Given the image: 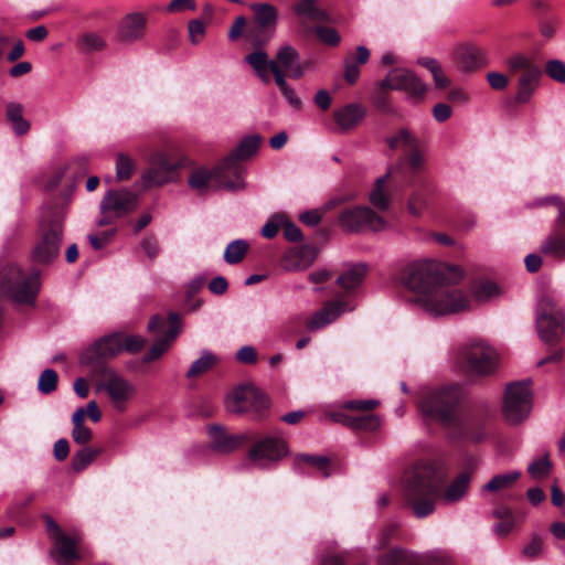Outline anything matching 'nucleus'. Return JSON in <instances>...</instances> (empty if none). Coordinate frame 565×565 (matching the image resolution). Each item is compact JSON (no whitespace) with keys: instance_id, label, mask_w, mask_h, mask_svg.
I'll return each instance as SVG.
<instances>
[{"instance_id":"obj_1","label":"nucleus","mask_w":565,"mask_h":565,"mask_svg":"<svg viewBox=\"0 0 565 565\" xmlns=\"http://www.w3.org/2000/svg\"><path fill=\"white\" fill-rule=\"evenodd\" d=\"M451 280L431 259H420L411 264L404 277L405 286L414 294V302L431 317H444L468 310L471 299L455 282L462 277L459 267H448Z\"/></svg>"},{"instance_id":"obj_2","label":"nucleus","mask_w":565,"mask_h":565,"mask_svg":"<svg viewBox=\"0 0 565 565\" xmlns=\"http://www.w3.org/2000/svg\"><path fill=\"white\" fill-rule=\"evenodd\" d=\"M465 391L459 384H447L422 392L417 407L426 420L438 422L451 440L478 443L486 437V424L477 416L462 418L459 406Z\"/></svg>"},{"instance_id":"obj_3","label":"nucleus","mask_w":565,"mask_h":565,"mask_svg":"<svg viewBox=\"0 0 565 565\" xmlns=\"http://www.w3.org/2000/svg\"><path fill=\"white\" fill-rule=\"evenodd\" d=\"M403 482L415 516L423 519L431 514L443 483L441 471L433 463H417L406 471Z\"/></svg>"},{"instance_id":"obj_4","label":"nucleus","mask_w":565,"mask_h":565,"mask_svg":"<svg viewBox=\"0 0 565 565\" xmlns=\"http://www.w3.org/2000/svg\"><path fill=\"white\" fill-rule=\"evenodd\" d=\"M64 215L62 207L47 205L43 209L39 225L40 238L32 252L35 262L47 264L57 257L63 238Z\"/></svg>"},{"instance_id":"obj_5","label":"nucleus","mask_w":565,"mask_h":565,"mask_svg":"<svg viewBox=\"0 0 565 565\" xmlns=\"http://www.w3.org/2000/svg\"><path fill=\"white\" fill-rule=\"evenodd\" d=\"M0 290L19 305H33L40 291L39 271L23 273L13 264L0 269Z\"/></svg>"},{"instance_id":"obj_6","label":"nucleus","mask_w":565,"mask_h":565,"mask_svg":"<svg viewBox=\"0 0 565 565\" xmlns=\"http://www.w3.org/2000/svg\"><path fill=\"white\" fill-rule=\"evenodd\" d=\"M458 360L472 375L490 376L500 366V354L495 348L483 339H473L458 350Z\"/></svg>"},{"instance_id":"obj_7","label":"nucleus","mask_w":565,"mask_h":565,"mask_svg":"<svg viewBox=\"0 0 565 565\" xmlns=\"http://www.w3.org/2000/svg\"><path fill=\"white\" fill-rule=\"evenodd\" d=\"M532 408L533 390L530 380L507 384L502 401V414L509 424L516 425L524 422Z\"/></svg>"},{"instance_id":"obj_8","label":"nucleus","mask_w":565,"mask_h":565,"mask_svg":"<svg viewBox=\"0 0 565 565\" xmlns=\"http://www.w3.org/2000/svg\"><path fill=\"white\" fill-rule=\"evenodd\" d=\"M253 12V23L246 29L245 40L252 46H265L275 35L278 22V11L267 2L249 4Z\"/></svg>"},{"instance_id":"obj_9","label":"nucleus","mask_w":565,"mask_h":565,"mask_svg":"<svg viewBox=\"0 0 565 565\" xmlns=\"http://www.w3.org/2000/svg\"><path fill=\"white\" fill-rule=\"evenodd\" d=\"M148 330L159 337L143 356L145 362H152L169 350L181 332L180 316L175 312H170L167 318L156 315L149 320Z\"/></svg>"},{"instance_id":"obj_10","label":"nucleus","mask_w":565,"mask_h":565,"mask_svg":"<svg viewBox=\"0 0 565 565\" xmlns=\"http://www.w3.org/2000/svg\"><path fill=\"white\" fill-rule=\"evenodd\" d=\"M536 329L545 342L558 341L564 334V313L551 298H542L536 310Z\"/></svg>"},{"instance_id":"obj_11","label":"nucleus","mask_w":565,"mask_h":565,"mask_svg":"<svg viewBox=\"0 0 565 565\" xmlns=\"http://www.w3.org/2000/svg\"><path fill=\"white\" fill-rule=\"evenodd\" d=\"M139 203L138 195L127 189L109 190L100 201V218L98 225L111 224L115 220L134 212Z\"/></svg>"},{"instance_id":"obj_12","label":"nucleus","mask_w":565,"mask_h":565,"mask_svg":"<svg viewBox=\"0 0 565 565\" xmlns=\"http://www.w3.org/2000/svg\"><path fill=\"white\" fill-rule=\"evenodd\" d=\"M98 390L107 394L113 407L122 412L136 395V386L129 380L111 369H105Z\"/></svg>"},{"instance_id":"obj_13","label":"nucleus","mask_w":565,"mask_h":565,"mask_svg":"<svg viewBox=\"0 0 565 565\" xmlns=\"http://www.w3.org/2000/svg\"><path fill=\"white\" fill-rule=\"evenodd\" d=\"M339 222L349 232H381L388 227V222L367 206H356L343 211L339 216Z\"/></svg>"},{"instance_id":"obj_14","label":"nucleus","mask_w":565,"mask_h":565,"mask_svg":"<svg viewBox=\"0 0 565 565\" xmlns=\"http://www.w3.org/2000/svg\"><path fill=\"white\" fill-rule=\"evenodd\" d=\"M267 406L266 396L253 385L235 387L225 398L226 411L232 414L260 413Z\"/></svg>"},{"instance_id":"obj_15","label":"nucleus","mask_w":565,"mask_h":565,"mask_svg":"<svg viewBox=\"0 0 565 565\" xmlns=\"http://www.w3.org/2000/svg\"><path fill=\"white\" fill-rule=\"evenodd\" d=\"M287 452L288 448L284 439L267 436L252 447L249 460L256 467L267 468L285 457Z\"/></svg>"},{"instance_id":"obj_16","label":"nucleus","mask_w":565,"mask_h":565,"mask_svg":"<svg viewBox=\"0 0 565 565\" xmlns=\"http://www.w3.org/2000/svg\"><path fill=\"white\" fill-rule=\"evenodd\" d=\"M241 159L231 153L214 168V177L217 186L234 191L245 188L243 180L245 169L241 164Z\"/></svg>"},{"instance_id":"obj_17","label":"nucleus","mask_w":565,"mask_h":565,"mask_svg":"<svg viewBox=\"0 0 565 565\" xmlns=\"http://www.w3.org/2000/svg\"><path fill=\"white\" fill-rule=\"evenodd\" d=\"M449 559L450 556L443 551L416 554L406 550H394L388 553L382 565H444Z\"/></svg>"},{"instance_id":"obj_18","label":"nucleus","mask_w":565,"mask_h":565,"mask_svg":"<svg viewBox=\"0 0 565 565\" xmlns=\"http://www.w3.org/2000/svg\"><path fill=\"white\" fill-rule=\"evenodd\" d=\"M354 309L355 306L347 300L328 301L320 310L306 320V328L312 332L319 331L334 322L344 312H351Z\"/></svg>"},{"instance_id":"obj_19","label":"nucleus","mask_w":565,"mask_h":565,"mask_svg":"<svg viewBox=\"0 0 565 565\" xmlns=\"http://www.w3.org/2000/svg\"><path fill=\"white\" fill-rule=\"evenodd\" d=\"M383 88L395 90H405L413 95H423L426 86L422 81L409 70H394L382 82Z\"/></svg>"},{"instance_id":"obj_20","label":"nucleus","mask_w":565,"mask_h":565,"mask_svg":"<svg viewBox=\"0 0 565 565\" xmlns=\"http://www.w3.org/2000/svg\"><path fill=\"white\" fill-rule=\"evenodd\" d=\"M147 17L141 12L126 14L118 24L116 38L122 43H134L145 38Z\"/></svg>"},{"instance_id":"obj_21","label":"nucleus","mask_w":565,"mask_h":565,"mask_svg":"<svg viewBox=\"0 0 565 565\" xmlns=\"http://www.w3.org/2000/svg\"><path fill=\"white\" fill-rule=\"evenodd\" d=\"M452 60L463 72H472L487 65V53L484 50L463 44L455 47Z\"/></svg>"},{"instance_id":"obj_22","label":"nucleus","mask_w":565,"mask_h":565,"mask_svg":"<svg viewBox=\"0 0 565 565\" xmlns=\"http://www.w3.org/2000/svg\"><path fill=\"white\" fill-rule=\"evenodd\" d=\"M317 257L313 247L302 245L287 250L282 258L281 265L287 271H302L309 268Z\"/></svg>"},{"instance_id":"obj_23","label":"nucleus","mask_w":565,"mask_h":565,"mask_svg":"<svg viewBox=\"0 0 565 565\" xmlns=\"http://www.w3.org/2000/svg\"><path fill=\"white\" fill-rule=\"evenodd\" d=\"M53 542L54 551L56 552V562L61 565H70L74 561L82 559V554L77 548L81 542L79 535L76 534L71 537L65 533L58 534Z\"/></svg>"},{"instance_id":"obj_24","label":"nucleus","mask_w":565,"mask_h":565,"mask_svg":"<svg viewBox=\"0 0 565 565\" xmlns=\"http://www.w3.org/2000/svg\"><path fill=\"white\" fill-rule=\"evenodd\" d=\"M211 446L220 452H230L236 449L244 440V435L228 434L222 426L213 425L209 428Z\"/></svg>"},{"instance_id":"obj_25","label":"nucleus","mask_w":565,"mask_h":565,"mask_svg":"<svg viewBox=\"0 0 565 565\" xmlns=\"http://www.w3.org/2000/svg\"><path fill=\"white\" fill-rule=\"evenodd\" d=\"M275 61L290 77L300 78L305 74L299 53L291 45L280 46Z\"/></svg>"},{"instance_id":"obj_26","label":"nucleus","mask_w":565,"mask_h":565,"mask_svg":"<svg viewBox=\"0 0 565 565\" xmlns=\"http://www.w3.org/2000/svg\"><path fill=\"white\" fill-rule=\"evenodd\" d=\"M255 50L246 55L245 62L254 70L257 77L264 83H270V73L274 60H268V55L264 46H253Z\"/></svg>"},{"instance_id":"obj_27","label":"nucleus","mask_w":565,"mask_h":565,"mask_svg":"<svg viewBox=\"0 0 565 565\" xmlns=\"http://www.w3.org/2000/svg\"><path fill=\"white\" fill-rule=\"evenodd\" d=\"M541 76V70H532V72L521 74V76L518 79V92L515 95V103L526 104L531 100L536 88L539 87Z\"/></svg>"},{"instance_id":"obj_28","label":"nucleus","mask_w":565,"mask_h":565,"mask_svg":"<svg viewBox=\"0 0 565 565\" xmlns=\"http://www.w3.org/2000/svg\"><path fill=\"white\" fill-rule=\"evenodd\" d=\"M388 174L379 177L369 193L371 205L379 212H386L391 205V194L387 186Z\"/></svg>"},{"instance_id":"obj_29","label":"nucleus","mask_w":565,"mask_h":565,"mask_svg":"<svg viewBox=\"0 0 565 565\" xmlns=\"http://www.w3.org/2000/svg\"><path fill=\"white\" fill-rule=\"evenodd\" d=\"M370 58L367 47L360 45L356 47V56L349 55L344 60V78L348 83L354 84L360 75V65L365 64Z\"/></svg>"},{"instance_id":"obj_30","label":"nucleus","mask_w":565,"mask_h":565,"mask_svg":"<svg viewBox=\"0 0 565 565\" xmlns=\"http://www.w3.org/2000/svg\"><path fill=\"white\" fill-rule=\"evenodd\" d=\"M94 351L100 359L114 358L122 352L121 333L106 335L94 344Z\"/></svg>"},{"instance_id":"obj_31","label":"nucleus","mask_w":565,"mask_h":565,"mask_svg":"<svg viewBox=\"0 0 565 565\" xmlns=\"http://www.w3.org/2000/svg\"><path fill=\"white\" fill-rule=\"evenodd\" d=\"M542 254L556 259H565V233L554 231L541 243Z\"/></svg>"},{"instance_id":"obj_32","label":"nucleus","mask_w":565,"mask_h":565,"mask_svg":"<svg viewBox=\"0 0 565 565\" xmlns=\"http://www.w3.org/2000/svg\"><path fill=\"white\" fill-rule=\"evenodd\" d=\"M364 108L358 104H350L334 113V120L343 130L354 127L363 117Z\"/></svg>"},{"instance_id":"obj_33","label":"nucleus","mask_w":565,"mask_h":565,"mask_svg":"<svg viewBox=\"0 0 565 565\" xmlns=\"http://www.w3.org/2000/svg\"><path fill=\"white\" fill-rule=\"evenodd\" d=\"M367 271L364 264H355L347 269L337 279L338 285L347 291H353L363 282Z\"/></svg>"},{"instance_id":"obj_34","label":"nucleus","mask_w":565,"mask_h":565,"mask_svg":"<svg viewBox=\"0 0 565 565\" xmlns=\"http://www.w3.org/2000/svg\"><path fill=\"white\" fill-rule=\"evenodd\" d=\"M6 118L15 135L22 136L30 130V122L23 117V106L15 102L6 105Z\"/></svg>"},{"instance_id":"obj_35","label":"nucleus","mask_w":565,"mask_h":565,"mask_svg":"<svg viewBox=\"0 0 565 565\" xmlns=\"http://www.w3.org/2000/svg\"><path fill=\"white\" fill-rule=\"evenodd\" d=\"M332 419L334 422H342L344 425L351 427L352 429L358 430H375L381 425V418L377 415L369 414L356 417L333 415Z\"/></svg>"},{"instance_id":"obj_36","label":"nucleus","mask_w":565,"mask_h":565,"mask_svg":"<svg viewBox=\"0 0 565 565\" xmlns=\"http://www.w3.org/2000/svg\"><path fill=\"white\" fill-rule=\"evenodd\" d=\"M86 412L84 407L77 408L72 416V438L78 445H86L93 438V433L90 428H88L85 420Z\"/></svg>"},{"instance_id":"obj_37","label":"nucleus","mask_w":565,"mask_h":565,"mask_svg":"<svg viewBox=\"0 0 565 565\" xmlns=\"http://www.w3.org/2000/svg\"><path fill=\"white\" fill-rule=\"evenodd\" d=\"M213 180L215 181L214 170L210 171L206 168L200 167L191 172L188 184L198 193H206Z\"/></svg>"},{"instance_id":"obj_38","label":"nucleus","mask_w":565,"mask_h":565,"mask_svg":"<svg viewBox=\"0 0 565 565\" xmlns=\"http://www.w3.org/2000/svg\"><path fill=\"white\" fill-rule=\"evenodd\" d=\"M521 473L518 470H511L504 473L494 476L489 482L482 486V492H499L511 488L520 478Z\"/></svg>"},{"instance_id":"obj_39","label":"nucleus","mask_w":565,"mask_h":565,"mask_svg":"<svg viewBox=\"0 0 565 565\" xmlns=\"http://www.w3.org/2000/svg\"><path fill=\"white\" fill-rule=\"evenodd\" d=\"M141 181L145 188L161 186L173 181V174L166 172L153 163H149V168L143 172Z\"/></svg>"},{"instance_id":"obj_40","label":"nucleus","mask_w":565,"mask_h":565,"mask_svg":"<svg viewBox=\"0 0 565 565\" xmlns=\"http://www.w3.org/2000/svg\"><path fill=\"white\" fill-rule=\"evenodd\" d=\"M294 11L302 19L315 22L326 21L327 13L319 9L316 0H300L294 4Z\"/></svg>"},{"instance_id":"obj_41","label":"nucleus","mask_w":565,"mask_h":565,"mask_svg":"<svg viewBox=\"0 0 565 565\" xmlns=\"http://www.w3.org/2000/svg\"><path fill=\"white\" fill-rule=\"evenodd\" d=\"M386 142L392 150L407 149L409 151L414 147H419L418 138L406 128H402L390 136Z\"/></svg>"},{"instance_id":"obj_42","label":"nucleus","mask_w":565,"mask_h":565,"mask_svg":"<svg viewBox=\"0 0 565 565\" xmlns=\"http://www.w3.org/2000/svg\"><path fill=\"white\" fill-rule=\"evenodd\" d=\"M472 294L477 301L487 302L501 296V288L491 280H480L472 287Z\"/></svg>"},{"instance_id":"obj_43","label":"nucleus","mask_w":565,"mask_h":565,"mask_svg":"<svg viewBox=\"0 0 565 565\" xmlns=\"http://www.w3.org/2000/svg\"><path fill=\"white\" fill-rule=\"evenodd\" d=\"M470 482V476L468 473H461L457 477L444 493V500L448 503H454L461 500L468 490Z\"/></svg>"},{"instance_id":"obj_44","label":"nucleus","mask_w":565,"mask_h":565,"mask_svg":"<svg viewBox=\"0 0 565 565\" xmlns=\"http://www.w3.org/2000/svg\"><path fill=\"white\" fill-rule=\"evenodd\" d=\"M106 42L104 38L96 32L83 33L77 40L78 50L85 54L99 52L104 50Z\"/></svg>"},{"instance_id":"obj_45","label":"nucleus","mask_w":565,"mask_h":565,"mask_svg":"<svg viewBox=\"0 0 565 565\" xmlns=\"http://www.w3.org/2000/svg\"><path fill=\"white\" fill-rule=\"evenodd\" d=\"M217 363V358L211 351H203L201 356L195 360L186 372V377H196L209 370H211Z\"/></svg>"},{"instance_id":"obj_46","label":"nucleus","mask_w":565,"mask_h":565,"mask_svg":"<svg viewBox=\"0 0 565 565\" xmlns=\"http://www.w3.org/2000/svg\"><path fill=\"white\" fill-rule=\"evenodd\" d=\"M260 141L262 139L258 135L246 136L239 141L232 153L241 160H246L256 153Z\"/></svg>"},{"instance_id":"obj_47","label":"nucleus","mask_w":565,"mask_h":565,"mask_svg":"<svg viewBox=\"0 0 565 565\" xmlns=\"http://www.w3.org/2000/svg\"><path fill=\"white\" fill-rule=\"evenodd\" d=\"M248 247L249 245L245 239H235L231 242L224 250V260L230 265L241 263L244 259Z\"/></svg>"},{"instance_id":"obj_48","label":"nucleus","mask_w":565,"mask_h":565,"mask_svg":"<svg viewBox=\"0 0 565 565\" xmlns=\"http://www.w3.org/2000/svg\"><path fill=\"white\" fill-rule=\"evenodd\" d=\"M136 161L125 153H118L116 157V179L126 181L131 178L136 170Z\"/></svg>"},{"instance_id":"obj_49","label":"nucleus","mask_w":565,"mask_h":565,"mask_svg":"<svg viewBox=\"0 0 565 565\" xmlns=\"http://www.w3.org/2000/svg\"><path fill=\"white\" fill-rule=\"evenodd\" d=\"M507 65L513 73L522 72V74H526L532 72V70H541L529 56L522 53L511 55L507 60Z\"/></svg>"},{"instance_id":"obj_50","label":"nucleus","mask_w":565,"mask_h":565,"mask_svg":"<svg viewBox=\"0 0 565 565\" xmlns=\"http://www.w3.org/2000/svg\"><path fill=\"white\" fill-rule=\"evenodd\" d=\"M307 463L316 468L323 477L330 476V460L323 456L300 455L297 463Z\"/></svg>"},{"instance_id":"obj_51","label":"nucleus","mask_w":565,"mask_h":565,"mask_svg":"<svg viewBox=\"0 0 565 565\" xmlns=\"http://www.w3.org/2000/svg\"><path fill=\"white\" fill-rule=\"evenodd\" d=\"M99 454V450L93 448H83L77 451L72 459V467L75 471L84 470Z\"/></svg>"},{"instance_id":"obj_52","label":"nucleus","mask_w":565,"mask_h":565,"mask_svg":"<svg viewBox=\"0 0 565 565\" xmlns=\"http://www.w3.org/2000/svg\"><path fill=\"white\" fill-rule=\"evenodd\" d=\"M58 375L53 369L44 370L39 377L38 390L42 394H50L56 390Z\"/></svg>"},{"instance_id":"obj_53","label":"nucleus","mask_w":565,"mask_h":565,"mask_svg":"<svg viewBox=\"0 0 565 565\" xmlns=\"http://www.w3.org/2000/svg\"><path fill=\"white\" fill-rule=\"evenodd\" d=\"M149 163H153L166 172H170L172 174L181 167V162L172 160L170 154L167 152L153 153L149 159Z\"/></svg>"},{"instance_id":"obj_54","label":"nucleus","mask_w":565,"mask_h":565,"mask_svg":"<svg viewBox=\"0 0 565 565\" xmlns=\"http://www.w3.org/2000/svg\"><path fill=\"white\" fill-rule=\"evenodd\" d=\"M551 470V461L548 455H544L540 458L534 459L529 466V473L534 479H542L548 475Z\"/></svg>"},{"instance_id":"obj_55","label":"nucleus","mask_w":565,"mask_h":565,"mask_svg":"<svg viewBox=\"0 0 565 565\" xmlns=\"http://www.w3.org/2000/svg\"><path fill=\"white\" fill-rule=\"evenodd\" d=\"M546 75L561 84H565V63L562 60L553 58L545 64Z\"/></svg>"},{"instance_id":"obj_56","label":"nucleus","mask_w":565,"mask_h":565,"mask_svg":"<svg viewBox=\"0 0 565 565\" xmlns=\"http://www.w3.org/2000/svg\"><path fill=\"white\" fill-rule=\"evenodd\" d=\"M427 206L426 198L420 192H415L411 195L407 203V211L411 215L418 217L423 214Z\"/></svg>"},{"instance_id":"obj_57","label":"nucleus","mask_w":565,"mask_h":565,"mask_svg":"<svg viewBox=\"0 0 565 565\" xmlns=\"http://www.w3.org/2000/svg\"><path fill=\"white\" fill-rule=\"evenodd\" d=\"M121 341L122 351H127L130 353L139 352L146 343V340L142 337L136 334L121 333Z\"/></svg>"},{"instance_id":"obj_58","label":"nucleus","mask_w":565,"mask_h":565,"mask_svg":"<svg viewBox=\"0 0 565 565\" xmlns=\"http://www.w3.org/2000/svg\"><path fill=\"white\" fill-rule=\"evenodd\" d=\"M285 215L284 214H275L270 217V220L263 226L262 235L265 238H274L279 227L284 224Z\"/></svg>"},{"instance_id":"obj_59","label":"nucleus","mask_w":565,"mask_h":565,"mask_svg":"<svg viewBox=\"0 0 565 565\" xmlns=\"http://www.w3.org/2000/svg\"><path fill=\"white\" fill-rule=\"evenodd\" d=\"M539 204H554L557 207L556 222L559 226L565 227V202L557 195H551L537 201Z\"/></svg>"},{"instance_id":"obj_60","label":"nucleus","mask_w":565,"mask_h":565,"mask_svg":"<svg viewBox=\"0 0 565 565\" xmlns=\"http://www.w3.org/2000/svg\"><path fill=\"white\" fill-rule=\"evenodd\" d=\"M406 161L413 172H419L425 167V158L424 154L419 151V147H414L409 150Z\"/></svg>"},{"instance_id":"obj_61","label":"nucleus","mask_w":565,"mask_h":565,"mask_svg":"<svg viewBox=\"0 0 565 565\" xmlns=\"http://www.w3.org/2000/svg\"><path fill=\"white\" fill-rule=\"evenodd\" d=\"M543 550V542L539 535H533L531 541L523 547L522 555L527 558L537 557Z\"/></svg>"},{"instance_id":"obj_62","label":"nucleus","mask_w":565,"mask_h":565,"mask_svg":"<svg viewBox=\"0 0 565 565\" xmlns=\"http://www.w3.org/2000/svg\"><path fill=\"white\" fill-rule=\"evenodd\" d=\"M316 33L318 38L328 45H337L340 42L339 33L332 28L318 26Z\"/></svg>"},{"instance_id":"obj_63","label":"nucleus","mask_w":565,"mask_h":565,"mask_svg":"<svg viewBox=\"0 0 565 565\" xmlns=\"http://www.w3.org/2000/svg\"><path fill=\"white\" fill-rule=\"evenodd\" d=\"M487 81L490 87L495 90L505 89L509 85L508 76L499 72H489L487 74Z\"/></svg>"},{"instance_id":"obj_64","label":"nucleus","mask_w":565,"mask_h":565,"mask_svg":"<svg viewBox=\"0 0 565 565\" xmlns=\"http://www.w3.org/2000/svg\"><path fill=\"white\" fill-rule=\"evenodd\" d=\"M141 248L149 257L150 260L156 258L159 254V244L157 238L153 235H148L141 241Z\"/></svg>"}]
</instances>
